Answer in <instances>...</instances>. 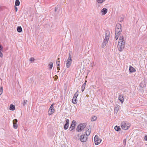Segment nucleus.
Here are the masks:
<instances>
[{"mask_svg":"<svg viewBox=\"0 0 147 147\" xmlns=\"http://www.w3.org/2000/svg\"><path fill=\"white\" fill-rule=\"evenodd\" d=\"M125 42L124 40V37L123 36L119 37V41L118 42L117 47L119 50L120 51H122L125 47Z\"/></svg>","mask_w":147,"mask_h":147,"instance_id":"1","label":"nucleus"},{"mask_svg":"<svg viewBox=\"0 0 147 147\" xmlns=\"http://www.w3.org/2000/svg\"><path fill=\"white\" fill-rule=\"evenodd\" d=\"M130 126V125L127 121H123L121 123V126L122 129L126 130L128 129Z\"/></svg>","mask_w":147,"mask_h":147,"instance_id":"2","label":"nucleus"},{"mask_svg":"<svg viewBox=\"0 0 147 147\" xmlns=\"http://www.w3.org/2000/svg\"><path fill=\"white\" fill-rule=\"evenodd\" d=\"M122 31V29L121 25L119 24H117L115 27V33H117V34H121Z\"/></svg>","mask_w":147,"mask_h":147,"instance_id":"3","label":"nucleus"},{"mask_svg":"<svg viewBox=\"0 0 147 147\" xmlns=\"http://www.w3.org/2000/svg\"><path fill=\"white\" fill-rule=\"evenodd\" d=\"M94 140L95 144L98 145L101 142L102 140L99 138L97 135H96L94 138Z\"/></svg>","mask_w":147,"mask_h":147,"instance_id":"4","label":"nucleus"},{"mask_svg":"<svg viewBox=\"0 0 147 147\" xmlns=\"http://www.w3.org/2000/svg\"><path fill=\"white\" fill-rule=\"evenodd\" d=\"M53 105V104H52L49 109L48 114L49 115H51L54 113L55 109H54Z\"/></svg>","mask_w":147,"mask_h":147,"instance_id":"5","label":"nucleus"},{"mask_svg":"<svg viewBox=\"0 0 147 147\" xmlns=\"http://www.w3.org/2000/svg\"><path fill=\"white\" fill-rule=\"evenodd\" d=\"M65 124L64 125L63 127L64 129L65 130L67 129L69 127V120L67 119L65 120Z\"/></svg>","mask_w":147,"mask_h":147,"instance_id":"6","label":"nucleus"},{"mask_svg":"<svg viewBox=\"0 0 147 147\" xmlns=\"http://www.w3.org/2000/svg\"><path fill=\"white\" fill-rule=\"evenodd\" d=\"M80 139L82 142H85L87 139V136L85 135H82L81 136Z\"/></svg>","mask_w":147,"mask_h":147,"instance_id":"7","label":"nucleus"},{"mask_svg":"<svg viewBox=\"0 0 147 147\" xmlns=\"http://www.w3.org/2000/svg\"><path fill=\"white\" fill-rule=\"evenodd\" d=\"M17 122L18 120L16 119H14L13 121V127L15 129H16L18 128V124H17Z\"/></svg>","mask_w":147,"mask_h":147,"instance_id":"8","label":"nucleus"},{"mask_svg":"<svg viewBox=\"0 0 147 147\" xmlns=\"http://www.w3.org/2000/svg\"><path fill=\"white\" fill-rule=\"evenodd\" d=\"M107 12V9L106 8H103L101 11V13L102 15H105Z\"/></svg>","mask_w":147,"mask_h":147,"instance_id":"9","label":"nucleus"},{"mask_svg":"<svg viewBox=\"0 0 147 147\" xmlns=\"http://www.w3.org/2000/svg\"><path fill=\"white\" fill-rule=\"evenodd\" d=\"M119 99L121 101V103H123L124 100L123 95L121 94L119 95Z\"/></svg>","mask_w":147,"mask_h":147,"instance_id":"10","label":"nucleus"},{"mask_svg":"<svg viewBox=\"0 0 147 147\" xmlns=\"http://www.w3.org/2000/svg\"><path fill=\"white\" fill-rule=\"evenodd\" d=\"M71 63V61L67 60L66 63V67L67 68H69Z\"/></svg>","mask_w":147,"mask_h":147,"instance_id":"11","label":"nucleus"},{"mask_svg":"<svg viewBox=\"0 0 147 147\" xmlns=\"http://www.w3.org/2000/svg\"><path fill=\"white\" fill-rule=\"evenodd\" d=\"M129 71L130 72L132 73L133 72H135L136 71V70L133 67L130 66Z\"/></svg>","mask_w":147,"mask_h":147,"instance_id":"12","label":"nucleus"},{"mask_svg":"<svg viewBox=\"0 0 147 147\" xmlns=\"http://www.w3.org/2000/svg\"><path fill=\"white\" fill-rule=\"evenodd\" d=\"M86 82L87 81L86 80L85 81V82L84 83V84H83L82 86V92H83L84 91Z\"/></svg>","mask_w":147,"mask_h":147,"instance_id":"13","label":"nucleus"},{"mask_svg":"<svg viewBox=\"0 0 147 147\" xmlns=\"http://www.w3.org/2000/svg\"><path fill=\"white\" fill-rule=\"evenodd\" d=\"M109 34H108L107 35V33H106L105 38L104 40H105V41L108 42L109 40Z\"/></svg>","mask_w":147,"mask_h":147,"instance_id":"14","label":"nucleus"},{"mask_svg":"<svg viewBox=\"0 0 147 147\" xmlns=\"http://www.w3.org/2000/svg\"><path fill=\"white\" fill-rule=\"evenodd\" d=\"M119 106L118 105H116L115 108L114 109V111L115 113H117L118 111Z\"/></svg>","mask_w":147,"mask_h":147,"instance_id":"15","label":"nucleus"},{"mask_svg":"<svg viewBox=\"0 0 147 147\" xmlns=\"http://www.w3.org/2000/svg\"><path fill=\"white\" fill-rule=\"evenodd\" d=\"M107 42H108L105 41V40H104L102 42V43L101 45V47L102 48H104V47H105L106 46V44L107 43Z\"/></svg>","mask_w":147,"mask_h":147,"instance_id":"16","label":"nucleus"},{"mask_svg":"<svg viewBox=\"0 0 147 147\" xmlns=\"http://www.w3.org/2000/svg\"><path fill=\"white\" fill-rule=\"evenodd\" d=\"M75 126H74L73 124H71L69 128V129L70 131H72L73 129H74L75 128Z\"/></svg>","mask_w":147,"mask_h":147,"instance_id":"17","label":"nucleus"},{"mask_svg":"<svg viewBox=\"0 0 147 147\" xmlns=\"http://www.w3.org/2000/svg\"><path fill=\"white\" fill-rule=\"evenodd\" d=\"M88 130H86V134L87 136L90 134L91 131L90 129L88 128Z\"/></svg>","mask_w":147,"mask_h":147,"instance_id":"18","label":"nucleus"},{"mask_svg":"<svg viewBox=\"0 0 147 147\" xmlns=\"http://www.w3.org/2000/svg\"><path fill=\"white\" fill-rule=\"evenodd\" d=\"M80 125L82 130L85 128L86 126V124L85 123L81 124H80Z\"/></svg>","mask_w":147,"mask_h":147,"instance_id":"19","label":"nucleus"},{"mask_svg":"<svg viewBox=\"0 0 147 147\" xmlns=\"http://www.w3.org/2000/svg\"><path fill=\"white\" fill-rule=\"evenodd\" d=\"M15 109V106L11 104L10 106L9 109L10 110L13 111Z\"/></svg>","mask_w":147,"mask_h":147,"instance_id":"20","label":"nucleus"},{"mask_svg":"<svg viewBox=\"0 0 147 147\" xmlns=\"http://www.w3.org/2000/svg\"><path fill=\"white\" fill-rule=\"evenodd\" d=\"M17 31L19 32H21L22 31V29L21 26H18L17 28Z\"/></svg>","mask_w":147,"mask_h":147,"instance_id":"21","label":"nucleus"},{"mask_svg":"<svg viewBox=\"0 0 147 147\" xmlns=\"http://www.w3.org/2000/svg\"><path fill=\"white\" fill-rule=\"evenodd\" d=\"M76 130L78 131H82L80 125H79L77 127Z\"/></svg>","mask_w":147,"mask_h":147,"instance_id":"22","label":"nucleus"},{"mask_svg":"<svg viewBox=\"0 0 147 147\" xmlns=\"http://www.w3.org/2000/svg\"><path fill=\"white\" fill-rule=\"evenodd\" d=\"M105 0H96V2L98 3H102L104 2Z\"/></svg>","mask_w":147,"mask_h":147,"instance_id":"23","label":"nucleus"},{"mask_svg":"<svg viewBox=\"0 0 147 147\" xmlns=\"http://www.w3.org/2000/svg\"><path fill=\"white\" fill-rule=\"evenodd\" d=\"M115 130L117 131H119L121 130V129L119 127H118L117 126H116L114 128Z\"/></svg>","mask_w":147,"mask_h":147,"instance_id":"24","label":"nucleus"},{"mask_svg":"<svg viewBox=\"0 0 147 147\" xmlns=\"http://www.w3.org/2000/svg\"><path fill=\"white\" fill-rule=\"evenodd\" d=\"M97 117L96 116H93L91 118V120L92 121H94L96 119Z\"/></svg>","mask_w":147,"mask_h":147,"instance_id":"25","label":"nucleus"},{"mask_svg":"<svg viewBox=\"0 0 147 147\" xmlns=\"http://www.w3.org/2000/svg\"><path fill=\"white\" fill-rule=\"evenodd\" d=\"M20 4V2L19 0H16L15 1L16 6H19Z\"/></svg>","mask_w":147,"mask_h":147,"instance_id":"26","label":"nucleus"},{"mask_svg":"<svg viewBox=\"0 0 147 147\" xmlns=\"http://www.w3.org/2000/svg\"><path fill=\"white\" fill-rule=\"evenodd\" d=\"M49 67L50 69H51L53 66V63L52 62H50L49 64Z\"/></svg>","mask_w":147,"mask_h":147,"instance_id":"27","label":"nucleus"},{"mask_svg":"<svg viewBox=\"0 0 147 147\" xmlns=\"http://www.w3.org/2000/svg\"><path fill=\"white\" fill-rule=\"evenodd\" d=\"M72 102L74 104H76L77 102V101L76 98H75V99H74L73 98L72 100Z\"/></svg>","mask_w":147,"mask_h":147,"instance_id":"28","label":"nucleus"},{"mask_svg":"<svg viewBox=\"0 0 147 147\" xmlns=\"http://www.w3.org/2000/svg\"><path fill=\"white\" fill-rule=\"evenodd\" d=\"M78 95V93H77V92H76V93H75L74 94V96L73 97L74 99H75V98H76Z\"/></svg>","mask_w":147,"mask_h":147,"instance_id":"29","label":"nucleus"},{"mask_svg":"<svg viewBox=\"0 0 147 147\" xmlns=\"http://www.w3.org/2000/svg\"><path fill=\"white\" fill-rule=\"evenodd\" d=\"M115 39L116 40H117L119 38V36L121 34H117V33H115Z\"/></svg>","mask_w":147,"mask_h":147,"instance_id":"30","label":"nucleus"},{"mask_svg":"<svg viewBox=\"0 0 147 147\" xmlns=\"http://www.w3.org/2000/svg\"><path fill=\"white\" fill-rule=\"evenodd\" d=\"M3 93V87H0V95L2 94Z\"/></svg>","mask_w":147,"mask_h":147,"instance_id":"31","label":"nucleus"},{"mask_svg":"<svg viewBox=\"0 0 147 147\" xmlns=\"http://www.w3.org/2000/svg\"><path fill=\"white\" fill-rule=\"evenodd\" d=\"M27 101V100H24V102L23 104V106H24L26 104Z\"/></svg>","mask_w":147,"mask_h":147,"instance_id":"32","label":"nucleus"},{"mask_svg":"<svg viewBox=\"0 0 147 147\" xmlns=\"http://www.w3.org/2000/svg\"><path fill=\"white\" fill-rule=\"evenodd\" d=\"M76 121L74 120H73L72 121V123L71 124H73L74 126H75V125H76Z\"/></svg>","mask_w":147,"mask_h":147,"instance_id":"33","label":"nucleus"},{"mask_svg":"<svg viewBox=\"0 0 147 147\" xmlns=\"http://www.w3.org/2000/svg\"><path fill=\"white\" fill-rule=\"evenodd\" d=\"M56 64L58 66H59L60 65V61H59L57 60L56 62Z\"/></svg>","mask_w":147,"mask_h":147,"instance_id":"34","label":"nucleus"},{"mask_svg":"<svg viewBox=\"0 0 147 147\" xmlns=\"http://www.w3.org/2000/svg\"><path fill=\"white\" fill-rule=\"evenodd\" d=\"M67 60L72 61V59H71V55H69Z\"/></svg>","mask_w":147,"mask_h":147,"instance_id":"35","label":"nucleus"},{"mask_svg":"<svg viewBox=\"0 0 147 147\" xmlns=\"http://www.w3.org/2000/svg\"><path fill=\"white\" fill-rule=\"evenodd\" d=\"M3 51V47L1 45H0V52Z\"/></svg>","mask_w":147,"mask_h":147,"instance_id":"36","label":"nucleus"},{"mask_svg":"<svg viewBox=\"0 0 147 147\" xmlns=\"http://www.w3.org/2000/svg\"><path fill=\"white\" fill-rule=\"evenodd\" d=\"M34 59L33 57H32L31 58H30V61H32L33 62L34 60Z\"/></svg>","mask_w":147,"mask_h":147,"instance_id":"37","label":"nucleus"},{"mask_svg":"<svg viewBox=\"0 0 147 147\" xmlns=\"http://www.w3.org/2000/svg\"><path fill=\"white\" fill-rule=\"evenodd\" d=\"M123 18H121L120 19H119V21L120 22H122L123 21Z\"/></svg>","mask_w":147,"mask_h":147,"instance_id":"38","label":"nucleus"},{"mask_svg":"<svg viewBox=\"0 0 147 147\" xmlns=\"http://www.w3.org/2000/svg\"><path fill=\"white\" fill-rule=\"evenodd\" d=\"M3 53L1 52H0V57H1L2 58L3 57Z\"/></svg>","mask_w":147,"mask_h":147,"instance_id":"39","label":"nucleus"},{"mask_svg":"<svg viewBox=\"0 0 147 147\" xmlns=\"http://www.w3.org/2000/svg\"><path fill=\"white\" fill-rule=\"evenodd\" d=\"M144 139L146 141H147V135L145 136L144 138Z\"/></svg>","mask_w":147,"mask_h":147,"instance_id":"40","label":"nucleus"},{"mask_svg":"<svg viewBox=\"0 0 147 147\" xmlns=\"http://www.w3.org/2000/svg\"><path fill=\"white\" fill-rule=\"evenodd\" d=\"M15 10H16V11L17 12L18 11V8L17 7H16V6H15Z\"/></svg>","mask_w":147,"mask_h":147,"instance_id":"41","label":"nucleus"},{"mask_svg":"<svg viewBox=\"0 0 147 147\" xmlns=\"http://www.w3.org/2000/svg\"><path fill=\"white\" fill-rule=\"evenodd\" d=\"M57 69L58 70V71H57V72H59V70H60V68L58 66L57 67Z\"/></svg>","mask_w":147,"mask_h":147,"instance_id":"42","label":"nucleus"},{"mask_svg":"<svg viewBox=\"0 0 147 147\" xmlns=\"http://www.w3.org/2000/svg\"><path fill=\"white\" fill-rule=\"evenodd\" d=\"M55 76L56 77L55 78V79L56 80H57L58 78V77L56 75H55Z\"/></svg>","mask_w":147,"mask_h":147,"instance_id":"43","label":"nucleus"},{"mask_svg":"<svg viewBox=\"0 0 147 147\" xmlns=\"http://www.w3.org/2000/svg\"><path fill=\"white\" fill-rule=\"evenodd\" d=\"M57 10V9L56 7H55V12Z\"/></svg>","mask_w":147,"mask_h":147,"instance_id":"44","label":"nucleus"},{"mask_svg":"<svg viewBox=\"0 0 147 147\" xmlns=\"http://www.w3.org/2000/svg\"><path fill=\"white\" fill-rule=\"evenodd\" d=\"M126 140L125 139H124L123 140V142H126Z\"/></svg>","mask_w":147,"mask_h":147,"instance_id":"45","label":"nucleus"},{"mask_svg":"<svg viewBox=\"0 0 147 147\" xmlns=\"http://www.w3.org/2000/svg\"><path fill=\"white\" fill-rule=\"evenodd\" d=\"M61 147H66L64 145L61 146Z\"/></svg>","mask_w":147,"mask_h":147,"instance_id":"46","label":"nucleus"},{"mask_svg":"<svg viewBox=\"0 0 147 147\" xmlns=\"http://www.w3.org/2000/svg\"><path fill=\"white\" fill-rule=\"evenodd\" d=\"M57 60H59V58H58L57 59Z\"/></svg>","mask_w":147,"mask_h":147,"instance_id":"47","label":"nucleus"},{"mask_svg":"<svg viewBox=\"0 0 147 147\" xmlns=\"http://www.w3.org/2000/svg\"><path fill=\"white\" fill-rule=\"evenodd\" d=\"M91 66H92H92H93V65H91Z\"/></svg>","mask_w":147,"mask_h":147,"instance_id":"48","label":"nucleus"},{"mask_svg":"<svg viewBox=\"0 0 147 147\" xmlns=\"http://www.w3.org/2000/svg\"><path fill=\"white\" fill-rule=\"evenodd\" d=\"M91 66H92H92H93V65H91Z\"/></svg>","mask_w":147,"mask_h":147,"instance_id":"49","label":"nucleus"}]
</instances>
